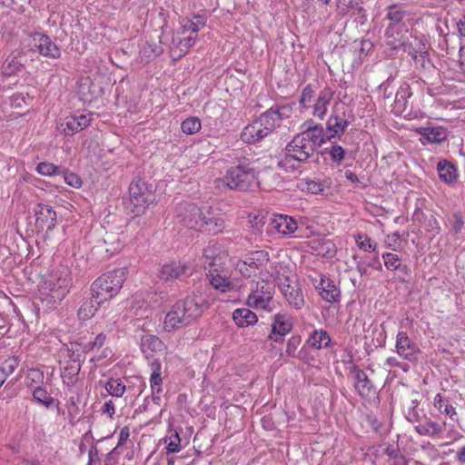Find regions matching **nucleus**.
<instances>
[{
	"label": "nucleus",
	"mask_w": 465,
	"mask_h": 465,
	"mask_svg": "<svg viewBox=\"0 0 465 465\" xmlns=\"http://www.w3.org/2000/svg\"><path fill=\"white\" fill-rule=\"evenodd\" d=\"M208 306L207 298L200 291L184 300L178 301L165 316L164 330L171 331L191 324Z\"/></svg>",
	"instance_id": "1"
},
{
	"label": "nucleus",
	"mask_w": 465,
	"mask_h": 465,
	"mask_svg": "<svg viewBox=\"0 0 465 465\" xmlns=\"http://www.w3.org/2000/svg\"><path fill=\"white\" fill-rule=\"evenodd\" d=\"M324 143L325 140L321 136L320 129L303 130L286 145L284 149L285 160L307 163Z\"/></svg>",
	"instance_id": "2"
},
{
	"label": "nucleus",
	"mask_w": 465,
	"mask_h": 465,
	"mask_svg": "<svg viewBox=\"0 0 465 465\" xmlns=\"http://www.w3.org/2000/svg\"><path fill=\"white\" fill-rule=\"evenodd\" d=\"M219 187L226 185L231 190L246 192L258 187L255 169L249 162L242 161L230 167L223 178L216 181Z\"/></svg>",
	"instance_id": "3"
},
{
	"label": "nucleus",
	"mask_w": 465,
	"mask_h": 465,
	"mask_svg": "<svg viewBox=\"0 0 465 465\" xmlns=\"http://www.w3.org/2000/svg\"><path fill=\"white\" fill-rule=\"evenodd\" d=\"M152 188V185H148L141 179L133 181L129 186V201H124V208L129 213L138 215L151 201Z\"/></svg>",
	"instance_id": "4"
},
{
	"label": "nucleus",
	"mask_w": 465,
	"mask_h": 465,
	"mask_svg": "<svg viewBox=\"0 0 465 465\" xmlns=\"http://www.w3.org/2000/svg\"><path fill=\"white\" fill-rule=\"evenodd\" d=\"M251 292L247 298V304L254 309H267L272 301L274 284L263 279L252 282L250 287Z\"/></svg>",
	"instance_id": "5"
},
{
	"label": "nucleus",
	"mask_w": 465,
	"mask_h": 465,
	"mask_svg": "<svg viewBox=\"0 0 465 465\" xmlns=\"http://www.w3.org/2000/svg\"><path fill=\"white\" fill-rule=\"evenodd\" d=\"M116 273L111 271L101 275L92 284V296L97 305L111 300L114 296Z\"/></svg>",
	"instance_id": "6"
},
{
	"label": "nucleus",
	"mask_w": 465,
	"mask_h": 465,
	"mask_svg": "<svg viewBox=\"0 0 465 465\" xmlns=\"http://www.w3.org/2000/svg\"><path fill=\"white\" fill-rule=\"evenodd\" d=\"M208 252V250H204V264L209 266L207 277L209 278L210 284L222 292L234 289L236 284L232 283L223 272H220L216 268L217 262L220 261V258L209 256ZM205 269H207L206 266Z\"/></svg>",
	"instance_id": "7"
},
{
	"label": "nucleus",
	"mask_w": 465,
	"mask_h": 465,
	"mask_svg": "<svg viewBox=\"0 0 465 465\" xmlns=\"http://www.w3.org/2000/svg\"><path fill=\"white\" fill-rule=\"evenodd\" d=\"M48 288L54 299L63 300L72 285V278L67 267H61L54 271L47 282Z\"/></svg>",
	"instance_id": "8"
},
{
	"label": "nucleus",
	"mask_w": 465,
	"mask_h": 465,
	"mask_svg": "<svg viewBox=\"0 0 465 465\" xmlns=\"http://www.w3.org/2000/svg\"><path fill=\"white\" fill-rule=\"evenodd\" d=\"M27 41L31 51L37 52L45 57L56 59L61 55L59 47L46 35L35 33Z\"/></svg>",
	"instance_id": "9"
},
{
	"label": "nucleus",
	"mask_w": 465,
	"mask_h": 465,
	"mask_svg": "<svg viewBox=\"0 0 465 465\" xmlns=\"http://www.w3.org/2000/svg\"><path fill=\"white\" fill-rule=\"evenodd\" d=\"M292 109L288 106H282L278 109L271 108L256 119L262 129L269 135L273 130L280 127L282 122L290 117Z\"/></svg>",
	"instance_id": "10"
},
{
	"label": "nucleus",
	"mask_w": 465,
	"mask_h": 465,
	"mask_svg": "<svg viewBox=\"0 0 465 465\" xmlns=\"http://www.w3.org/2000/svg\"><path fill=\"white\" fill-rule=\"evenodd\" d=\"M204 214L194 203H183L178 208V219L189 229L199 231L203 225Z\"/></svg>",
	"instance_id": "11"
},
{
	"label": "nucleus",
	"mask_w": 465,
	"mask_h": 465,
	"mask_svg": "<svg viewBox=\"0 0 465 465\" xmlns=\"http://www.w3.org/2000/svg\"><path fill=\"white\" fill-rule=\"evenodd\" d=\"M278 281L288 304L297 310L301 309L304 305V299L299 283L289 277L279 278Z\"/></svg>",
	"instance_id": "12"
},
{
	"label": "nucleus",
	"mask_w": 465,
	"mask_h": 465,
	"mask_svg": "<svg viewBox=\"0 0 465 465\" xmlns=\"http://www.w3.org/2000/svg\"><path fill=\"white\" fill-rule=\"evenodd\" d=\"M350 373L354 381V387L358 393L363 398H371L376 394V388L367 374L353 365L350 369Z\"/></svg>",
	"instance_id": "13"
},
{
	"label": "nucleus",
	"mask_w": 465,
	"mask_h": 465,
	"mask_svg": "<svg viewBox=\"0 0 465 465\" xmlns=\"http://www.w3.org/2000/svg\"><path fill=\"white\" fill-rule=\"evenodd\" d=\"M298 229L297 222L288 215L278 214L271 219L267 231L269 233H281L290 235Z\"/></svg>",
	"instance_id": "14"
},
{
	"label": "nucleus",
	"mask_w": 465,
	"mask_h": 465,
	"mask_svg": "<svg viewBox=\"0 0 465 465\" xmlns=\"http://www.w3.org/2000/svg\"><path fill=\"white\" fill-rule=\"evenodd\" d=\"M192 273L193 269L187 263L172 262L163 265L159 272V277L162 280L168 282L174 279H181L183 276H190Z\"/></svg>",
	"instance_id": "15"
},
{
	"label": "nucleus",
	"mask_w": 465,
	"mask_h": 465,
	"mask_svg": "<svg viewBox=\"0 0 465 465\" xmlns=\"http://www.w3.org/2000/svg\"><path fill=\"white\" fill-rule=\"evenodd\" d=\"M415 132L420 135L422 144L441 143L448 138V131L442 126H422L416 128Z\"/></svg>",
	"instance_id": "16"
},
{
	"label": "nucleus",
	"mask_w": 465,
	"mask_h": 465,
	"mask_svg": "<svg viewBox=\"0 0 465 465\" xmlns=\"http://www.w3.org/2000/svg\"><path fill=\"white\" fill-rule=\"evenodd\" d=\"M102 92L101 86L94 83L89 77L82 78L79 81L77 94L84 104H89L98 99Z\"/></svg>",
	"instance_id": "17"
},
{
	"label": "nucleus",
	"mask_w": 465,
	"mask_h": 465,
	"mask_svg": "<svg viewBox=\"0 0 465 465\" xmlns=\"http://www.w3.org/2000/svg\"><path fill=\"white\" fill-rule=\"evenodd\" d=\"M35 214L36 217V225L46 231H51L55 226L56 213L53 210L50 205L39 203L35 209Z\"/></svg>",
	"instance_id": "18"
},
{
	"label": "nucleus",
	"mask_w": 465,
	"mask_h": 465,
	"mask_svg": "<svg viewBox=\"0 0 465 465\" xmlns=\"http://www.w3.org/2000/svg\"><path fill=\"white\" fill-rule=\"evenodd\" d=\"M396 350L401 357L410 361L415 360L419 352L417 345L411 341L404 331H401L397 335Z\"/></svg>",
	"instance_id": "19"
},
{
	"label": "nucleus",
	"mask_w": 465,
	"mask_h": 465,
	"mask_svg": "<svg viewBox=\"0 0 465 465\" xmlns=\"http://www.w3.org/2000/svg\"><path fill=\"white\" fill-rule=\"evenodd\" d=\"M292 328V322L290 315L286 313H277L273 317V322L272 323V333L269 336L270 339L278 341L277 336H284Z\"/></svg>",
	"instance_id": "20"
},
{
	"label": "nucleus",
	"mask_w": 465,
	"mask_h": 465,
	"mask_svg": "<svg viewBox=\"0 0 465 465\" xmlns=\"http://www.w3.org/2000/svg\"><path fill=\"white\" fill-rule=\"evenodd\" d=\"M334 92L330 87H325L318 94L313 100L312 115L323 119L327 113V106L333 98Z\"/></svg>",
	"instance_id": "21"
},
{
	"label": "nucleus",
	"mask_w": 465,
	"mask_h": 465,
	"mask_svg": "<svg viewBox=\"0 0 465 465\" xmlns=\"http://www.w3.org/2000/svg\"><path fill=\"white\" fill-rule=\"evenodd\" d=\"M321 297L327 302L332 303L339 300L341 292L334 282L326 277H322L320 282L316 285Z\"/></svg>",
	"instance_id": "22"
},
{
	"label": "nucleus",
	"mask_w": 465,
	"mask_h": 465,
	"mask_svg": "<svg viewBox=\"0 0 465 465\" xmlns=\"http://www.w3.org/2000/svg\"><path fill=\"white\" fill-rule=\"evenodd\" d=\"M266 136V131L262 129L257 120L245 126L241 134V139L246 143H258Z\"/></svg>",
	"instance_id": "23"
},
{
	"label": "nucleus",
	"mask_w": 465,
	"mask_h": 465,
	"mask_svg": "<svg viewBox=\"0 0 465 465\" xmlns=\"http://www.w3.org/2000/svg\"><path fill=\"white\" fill-rule=\"evenodd\" d=\"M203 216V225L199 231L205 232L212 234L222 232L225 228V222L223 218L215 215Z\"/></svg>",
	"instance_id": "24"
},
{
	"label": "nucleus",
	"mask_w": 465,
	"mask_h": 465,
	"mask_svg": "<svg viewBox=\"0 0 465 465\" xmlns=\"http://www.w3.org/2000/svg\"><path fill=\"white\" fill-rule=\"evenodd\" d=\"M443 424H440L430 419L426 420L423 423H420L415 426V430L420 436H429L431 438H437L443 432Z\"/></svg>",
	"instance_id": "25"
},
{
	"label": "nucleus",
	"mask_w": 465,
	"mask_h": 465,
	"mask_svg": "<svg viewBox=\"0 0 465 465\" xmlns=\"http://www.w3.org/2000/svg\"><path fill=\"white\" fill-rule=\"evenodd\" d=\"M348 125L349 122L346 119L338 115L331 116L327 121V130L330 135H325V139L329 140L335 136L340 137L345 132Z\"/></svg>",
	"instance_id": "26"
},
{
	"label": "nucleus",
	"mask_w": 465,
	"mask_h": 465,
	"mask_svg": "<svg viewBox=\"0 0 465 465\" xmlns=\"http://www.w3.org/2000/svg\"><path fill=\"white\" fill-rule=\"evenodd\" d=\"M233 321L239 327H247L257 322V316L250 309H237L232 313Z\"/></svg>",
	"instance_id": "27"
},
{
	"label": "nucleus",
	"mask_w": 465,
	"mask_h": 465,
	"mask_svg": "<svg viewBox=\"0 0 465 465\" xmlns=\"http://www.w3.org/2000/svg\"><path fill=\"white\" fill-rule=\"evenodd\" d=\"M269 253L266 251H256L250 253L245 262L247 265L254 270L262 271L269 262Z\"/></svg>",
	"instance_id": "28"
},
{
	"label": "nucleus",
	"mask_w": 465,
	"mask_h": 465,
	"mask_svg": "<svg viewBox=\"0 0 465 465\" xmlns=\"http://www.w3.org/2000/svg\"><path fill=\"white\" fill-rule=\"evenodd\" d=\"M439 176L446 183H451L457 179V171L455 166L447 160H442L437 165Z\"/></svg>",
	"instance_id": "29"
},
{
	"label": "nucleus",
	"mask_w": 465,
	"mask_h": 465,
	"mask_svg": "<svg viewBox=\"0 0 465 465\" xmlns=\"http://www.w3.org/2000/svg\"><path fill=\"white\" fill-rule=\"evenodd\" d=\"M407 15V11L401 5H391L387 8L386 18L391 22L388 28L391 30L393 25H399Z\"/></svg>",
	"instance_id": "30"
},
{
	"label": "nucleus",
	"mask_w": 465,
	"mask_h": 465,
	"mask_svg": "<svg viewBox=\"0 0 465 465\" xmlns=\"http://www.w3.org/2000/svg\"><path fill=\"white\" fill-rule=\"evenodd\" d=\"M23 58L18 54L9 55L2 65V72L5 75L10 76L19 72L23 68Z\"/></svg>",
	"instance_id": "31"
},
{
	"label": "nucleus",
	"mask_w": 465,
	"mask_h": 465,
	"mask_svg": "<svg viewBox=\"0 0 465 465\" xmlns=\"http://www.w3.org/2000/svg\"><path fill=\"white\" fill-rule=\"evenodd\" d=\"M57 131L65 135H73L80 132L79 123L76 121L75 115H68L61 119L57 124Z\"/></svg>",
	"instance_id": "32"
},
{
	"label": "nucleus",
	"mask_w": 465,
	"mask_h": 465,
	"mask_svg": "<svg viewBox=\"0 0 465 465\" xmlns=\"http://www.w3.org/2000/svg\"><path fill=\"white\" fill-rule=\"evenodd\" d=\"M426 46L427 43L424 38L414 37L411 41H404L402 51L413 58L418 54H425Z\"/></svg>",
	"instance_id": "33"
},
{
	"label": "nucleus",
	"mask_w": 465,
	"mask_h": 465,
	"mask_svg": "<svg viewBox=\"0 0 465 465\" xmlns=\"http://www.w3.org/2000/svg\"><path fill=\"white\" fill-rule=\"evenodd\" d=\"M307 342L315 349L326 348L331 342V337L326 331L315 330L310 335Z\"/></svg>",
	"instance_id": "34"
},
{
	"label": "nucleus",
	"mask_w": 465,
	"mask_h": 465,
	"mask_svg": "<svg viewBox=\"0 0 465 465\" xmlns=\"http://www.w3.org/2000/svg\"><path fill=\"white\" fill-rule=\"evenodd\" d=\"M98 306L93 297L83 302L77 312L79 320L86 321L91 319L94 315Z\"/></svg>",
	"instance_id": "35"
},
{
	"label": "nucleus",
	"mask_w": 465,
	"mask_h": 465,
	"mask_svg": "<svg viewBox=\"0 0 465 465\" xmlns=\"http://www.w3.org/2000/svg\"><path fill=\"white\" fill-rule=\"evenodd\" d=\"M162 346L161 340L154 335H144L141 339V348L145 354L161 350Z\"/></svg>",
	"instance_id": "36"
},
{
	"label": "nucleus",
	"mask_w": 465,
	"mask_h": 465,
	"mask_svg": "<svg viewBox=\"0 0 465 465\" xmlns=\"http://www.w3.org/2000/svg\"><path fill=\"white\" fill-rule=\"evenodd\" d=\"M33 398L37 402L49 408L55 403V400L50 396L49 392L42 387H36L33 391Z\"/></svg>",
	"instance_id": "37"
},
{
	"label": "nucleus",
	"mask_w": 465,
	"mask_h": 465,
	"mask_svg": "<svg viewBox=\"0 0 465 465\" xmlns=\"http://www.w3.org/2000/svg\"><path fill=\"white\" fill-rule=\"evenodd\" d=\"M299 187L302 191L308 192L310 193L318 194L323 192L324 185L319 181L314 180H302L299 183Z\"/></svg>",
	"instance_id": "38"
},
{
	"label": "nucleus",
	"mask_w": 465,
	"mask_h": 465,
	"mask_svg": "<svg viewBox=\"0 0 465 465\" xmlns=\"http://www.w3.org/2000/svg\"><path fill=\"white\" fill-rule=\"evenodd\" d=\"M79 371V365H69L65 367L61 375L64 383H65L67 386H73L77 381V375Z\"/></svg>",
	"instance_id": "39"
},
{
	"label": "nucleus",
	"mask_w": 465,
	"mask_h": 465,
	"mask_svg": "<svg viewBox=\"0 0 465 465\" xmlns=\"http://www.w3.org/2000/svg\"><path fill=\"white\" fill-rule=\"evenodd\" d=\"M205 25L204 19L201 15H195L193 20H187L183 25V33L190 32L196 35V33Z\"/></svg>",
	"instance_id": "40"
},
{
	"label": "nucleus",
	"mask_w": 465,
	"mask_h": 465,
	"mask_svg": "<svg viewBox=\"0 0 465 465\" xmlns=\"http://www.w3.org/2000/svg\"><path fill=\"white\" fill-rule=\"evenodd\" d=\"M164 441L167 444L166 449L168 453H175L181 450V439L177 431H171L166 435Z\"/></svg>",
	"instance_id": "41"
},
{
	"label": "nucleus",
	"mask_w": 465,
	"mask_h": 465,
	"mask_svg": "<svg viewBox=\"0 0 465 465\" xmlns=\"http://www.w3.org/2000/svg\"><path fill=\"white\" fill-rule=\"evenodd\" d=\"M182 131L186 134H194L201 129V122L197 117H189L181 124Z\"/></svg>",
	"instance_id": "42"
},
{
	"label": "nucleus",
	"mask_w": 465,
	"mask_h": 465,
	"mask_svg": "<svg viewBox=\"0 0 465 465\" xmlns=\"http://www.w3.org/2000/svg\"><path fill=\"white\" fill-rule=\"evenodd\" d=\"M35 170L39 174L45 176H53L60 173V168L48 162L38 163Z\"/></svg>",
	"instance_id": "43"
},
{
	"label": "nucleus",
	"mask_w": 465,
	"mask_h": 465,
	"mask_svg": "<svg viewBox=\"0 0 465 465\" xmlns=\"http://www.w3.org/2000/svg\"><path fill=\"white\" fill-rule=\"evenodd\" d=\"M68 420L70 423H74L78 419L80 410L74 401V397H71L66 402Z\"/></svg>",
	"instance_id": "44"
},
{
	"label": "nucleus",
	"mask_w": 465,
	"mask_h": 465,
	"mask_svg": "<svg viewBox=\"0 0 465 465\" xmlns=\"http://www.w3.org/2000/svg\"><path fill=\"white\" fill-rule=\"evenodd\" d=\"M384 265L388 270L395 271L400 266V259L397 254L386 252L382 254Z\"/></svg>",
	"instance_id": "45"
},
{
	"label": "nucleus",
	"mask_w": 465,
	"mask_h": 465,
	"mask_svg": "<svg viewBox=\"0 0 465 465\" xmlns=\"http://www.w3.org/2000/svg\"><path fill=\"white\" fill-rule=\"evenodd\" d=\"M152 393L153 399H159V394L162 392V377L161 373H152L150 378Z\"/></svg>",
	"instance_id": "46"
},
{
	"label": "nucleus",
	"mask_w": 465,
	"mask_h": 465,
	"mask_svg": "<svg viewBox=\"0 0 465 465\" xmlns=\"http://www.w3.org/2000/svg\"><path fill=\"white\" fill-rule=\"evenodd\" d=\"M18 366V360L15 357H10L6 359L2 366H0V369L3 370L4 374H5L6 378L11 375L15 370Z\"/></svg>",
	"instance_id": "47"
},
{
	"label": "nucleus",
	"mask_w": 465,
	"mask_h": 465,
	"mask_svg": "<svg viewBox=\"0 0 465 465\" xmlns=\"http://www.w3.org/2000/svg\"><path fill=\"white\" fill-rule=\"evenodd\" d=\"M314 95V91L312 87V85H307L303 88L301 98H300V104L304 107H310L311 103L312 102V98Z\"/></svg>",
	"instance_id": "48"
},
{
	"label": "nucleus",
	"mask_w": 465,
	"mask_h": 465,
	"mask_svg": "<svg viewBox=\"0 0 465 465\" xmlns=\"http://www.w3.org/2000/svg\"><path fill=\"white\" fill-rule=\"evenodd\" d=\"M329 153L331 160L337 164H340L345 156V151L341 145H332L329 149Z\"/></svg>",
	"instance_id": "49"
},
{
	"label": "nucleus",
	"mask_w": 465,
	"mask_h": 465,
	"mask_svg": "<svg viewBox=\"0 0 465 465\" xmlns=\"http://www.w3.org/2000/svg\"><path fill=\"white\" fill-rule=\"evenodd\" d=\"M235 269L246 278H250L252 276H256V272L251 267L247 265L245 261H238L235 264Z\"/></svg>",
	"instance_id": "50"
},
{
	"label": "nucleus",
	"mask_w": 465,
	"mask_h": 465,
	"mask_svg": "<svg viewBox=\"0 0 465 465\" xmlns=\"http://www.w3.org/2000/svg\"><path fill=\"white\" fill-rule=\"evenodd\" d=\"M300 343H301V337H299V336L291 337L287 342L286 353L289 356L296 357V351H297ZM297 357H299V355H297Z\"/></svg>",
	"instance_id": "51"
},
{
	"label": "nucleus",
	"mask_w": 465,
	"mask_h": 465,
	"mask_svg": "<svg viewBox=\"0 0 465 465\" xmlns=\"http://www.w3.org/2000/svg\"><path fill=\"white\" fill-rule=\"evenodd\" d=\"M356 242L360 249L367 252L370 250L374 251L376 245L372 243L371 238H369L367 235H358V238L356 239Z\"/></svg>",
	"instance_id": "52"
},
{
	"label": "nucleus",
	"mask_w": 465,
	"mask_h": 465,
	"mask_svg": "<svg viewBox=\"0 0 465 465\" xmlns=\"http://www.w3.org/2000/svg\"><path fill=\"white\" fill-rule=\"evenodd\" d=\"M64 180L68 185L74 188H79L82 185L80 177L74 173H64Z\"/></svg>",
	"instance_id": "53"
},
{
	"label": "nucleus",
	"mask_w": 465,
	"mask_h": 465,
	"mask_svg": "<svg viewBox=\"0 0 465 465\" xmlns=\"http://www.w3.org/2000/svg\"><path fill=\"white\" fill-rule=\"evenodd\" d=\"M412 59L417 66L426 68L430 64L428 46L425 47V54H418Z\"/></svg>",
	"instance_id": "54"
},
{
	"label": "nucleus",
	"mask_w": 465,
	"mask_h": 465,
	"mask_svg": "<svg viewBox=\"0 0 465 465\" xmlns=\"http://www.w3.org/2000/svg\"><path fill=\"white\" fill-rule=\"evenodd\" d=\"M389 29L386 31V37H387V45L395 51L402 50L403 43L404 41L397 40L392 37V35H390Z\"/></svg>",
	"instance_id": "55"
},
{
	"label": "nucleus",
	"mask_w": 465,
	"mask_h": 465,
	"mask_svg": "<svg viewBox=\"0 0 465 465\" xmlns=\"http://www.w3.org/2000/svg\"><path fill=\"white\" fill-rule=\"evenodd\" d=\"M76 121L79 123V128L80 131L84 129L90 124V122L92 120V114H74Z\"/></svg>",
	"instance_id": "56"
},
{
	"label": "nucleus",
	"mask_w": 465,
	"mask_h": 465,
	"mask_svg": "<svg viewBox=\"0 0 465 465\" xmlns=\"http://www.w3.org/2000/svg\"><path fill=\"white\" fill-rule=\"evenodd\" d=\"M196 41V35L191 34L190 35L184 37L183 39H180L179 45H181V50L183 51V48L187 50L191 46L194 45Z\"/></svg>",
	"instance_id": "57"
},
{
	"label": "nucleus",
	"mask_w": 465,
	"mask_h": 465,
	"mask_svg": "<svg viewBox=\"0 0 465 465\" xmlns=\"http://www.w3.org/2000/svg\"><path fill=\"white\" fill-rule=\"evenodd\" d=\"M101 411L103 413H107L109 415V417L112 419L113 415L114 413V401L112 400L105 401L101 408Z\"/></svg>",
	"instance_id": "58"
},
{
	"label": "nucleus",
	"mask_w": 465,
	"mask_h": 465,
	"mask_svg": "<svg viewBox=\"0 0 465 465\" xmlns=\"http://www.w3.org/2000/svg\"><path fill=\"white\" fill-rule=\"evenodd\" d=\"M104 389L106 391V393L104 394L102 392V396L103 397H106L108 395H111V396H115V391H116V386L114 385V381L113 379H111L110 381H108L104 386Z\"/></svg>",
	"instance_id": "59"
},
{
	"label": "nucleus",
	"mask_w": 465,
	"mask_h": 465,
	"mask_svg": "<svg viewBox=\"0 0 465 465\" xmlns=\"http://www.w3.org/2000/svg\"><path fill=\"white\" fill-rule=\"evenodd\" d=\"M459 65L460 71L465 74V45H461L459 50Z\"/></svg>",
	"instance_id": "60"
},
{
	"label": "nucleus",
	"mask_w": 465,
	"mask_h": 465,
	"mask_svg": "<svg viewBox=\"0 0 465 465\" xmlns=\"http://www.w3.org/2000/svg\"><path fill=\"white\" fill-rule=\"evenodd\" d=\"M130 436V431H129V428L128 427H124L122 430H121V432H120V435H119V438H118V448L124 444L127 440V439L129 438Z\"/></svg>",
	"instance_id": "61"
},
{
	"label": "nucleus",
	"mask_w": 465,
	"mask_h": 465,
	"mask_svg": "<svg viewBox=\"0 0 465 465\" xmlns=\"http://www.w3.org/2000/svg\"><path fill=\"white\" fill-rule=\"evenodd\" d=\"M385 364L388 366V367H394V366H399L401 367L403 371H408V368L407 366L404 364V365H401L398 360L394 357H390L386 360V362Z\"/></svg>",
	"instance_id": "62"
},
{
	"label": "nucleus",
	"mask_w": 465,
	"mask_h": 465,
	"mask_svg": "<svg viewBox=\"0 0 465 465\" xmlns=\"http://www.w3.org/2000/svg\"><path fill=\"white\" fill-rule=\"evenodd\" d=\"M303 125L306 126V128L304 130L314 129V128L315 129L316 128L320 129L321 130V136L322 137V139H324L326 141L324 130H323L322 125L316 124L312 121H308Z\"/></svg>",
	"instance_id": "63"
},
{
	"label": "nucleus",
	"mask_w": 465,
	"mask_h": 465,
	"mask_svg": "<svg viewBox=\"0 0 465 465\" xmlns=\"http://www.w3.org/2000/svg\"><path fill=\"white\" fill-rule=\"evenodd\" d=\"M457 27L460 35L465 37V15L457 22Z\"/></svg>",
	"instance_id": "64"
}]
</instances>
